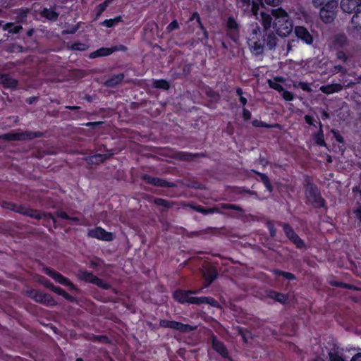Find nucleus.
<instances>
[{"instance_id":"52","label":"nucleus","mask_w":361,"mask_h":361,"mask_svg":"<svg viewBox=\"0 0 361 361\" xmlns=\"http://www.w3.org/2000/svg\"><path fill=\"white\" fill-rule=\"evenodd\" d=\"M281 276L288 280L295 279V276L290 272L283 271V273H281Z\"/></svg>"},{"instance_id":"15","label":"nucleus","mask_w":361,"mask_h":361,"mask_svg":"<svg viewBox=\"0 0 361 361\" xmlns=\"http://www.w3.org/2000/svg\"><path fill=\"white\" fill-rule=\"evenodd\" d=\"M329 361H345V358L343 356V350L336 345L329 352Z\"/></svg>"},{"instance_id":"61","label":"nucleus","mask_w":361,"mask_h":361,"mask_svg":"<svg viewBox=\"0 0 361 361\" xmlns=\"http://www.w3.org/2000/svg\"><path fill=\"white\" fill-rule=\"evenodd\" d=\"M355 214L356 215V217L357 218V219L360 221V222L361 223V206L359 207V208H357L355 211Z\"/></svg>"},{"instance_id":"24","label":"nucleus","mask_w":361,"mask_h":361,"mask_svg":"<svg viewBox=\"0 0 361 361\" xmlns=\"http://www.w3.org/2000/svg\"><path fill=\"white\" fill-rule=\"evenodd\" d=\"M124 78V75L123 74H118L113 76L111 79L106 81L105 84L108 87H114L120 83Z\"/></svg>"},{"instance_id":"30","label":"nucleus","mask_w":361,"mask_h":361,"mask_svg":"<svg viewBox=\"0 0 361 361\" xmlns=\"http://www.w3.org/2000/svg\"><path fill=\"white\" fill-rule=\"evenodd\" d=\"M278 39L273 33H269L267 37V45L270 49H273L276 46Z\"/></svg>"},{"instance_id":"17","label":"nucleus","mask_w":361,"mask_h":361,"mask_svg":"<svg viewBox=\"0 0 361 361\" xmlns=\"http://www.w3.org/2000/svg\"><path fill=\"white\" fill-rule=\"evenodd\" d=\"M343 89V86L341 84H329L326 85H322L320 87V90L326 94L338 92Z\"/></svg>"},{"instance_id":"11","label":"nucleus","mask_w":361,"mask_h":361,"mask_svg":"<svg viewBox=\"0 0 361 361\" xmlns=\"http://www.w3.org/2000/svg\"><path fill=\"white\" fill-rule=\"evenodd\" d=\"M44 271L46 274L51 276L56 282L75 289L74 285L68 279L65 278L61 274L56 273L49 268H44Z\"/></svg>"},{"instance_id":"57","label":"nucleus","mask_w":361,"mask_h":361,"mask_svg":"<svg viewBox=\"0 0 361 361\" xmlns=\"http://www.w3.org/2000/svg\"><path fill=\"white\" fill-rule=\"evenodd\" d=\"M281 0H264V2L271 6H277L280 3Z\"/></svg>"},{"instance_id":"20","label":"nucleus","mask_w":361,"mask_h":361,"mask_svg":"<svg viewBox=\"0 0 361 361\" xmlns=\"http://www.w3.org/2000/svg\"><path fill=\"white\" fill-rule=\"evenodd\" d=\"M78 277L79 279L92 283L95 276H94L92 273L88 272L87 271L80 270L78 273Z\"/></svg>"},{"instance_id":"1","label":"nucleus","mask_w":361,"mask_h":361,"mask_svg":"<svg viewBox=\"0 0 361 361\" xmlns=\"http://www.w3.org/2000/svg\"><path fill=\"white\" fill-rule=\"evenodd\" d=\"M261 18L265 30L272 27L274 32L281 37H287L293 32V21L289 14L281 8L272 9L271 15L262 13Z\"/></svg>"},{"instance_id":"48","label":"nucleus","mask_w":361,"mask_h":361,"mask_svg":"<svg viewBox=\"0 0 361 361\" xmlns=\"http://www.w3.org/2000/svg\"><path fill=\"white\" fill-rule=\"evenodd\" d=\"M205 304H209L212 307H219L218 302L216 301L214 298L210 297H207V300H205Z\"/></svg>"},{"instance_id":"7","label":"nucleus","mask_w":361,"mask_h":361,"mask_svg":"<svg viewBox=\"0 0 361 361\" xmlns=\"http://www.w3.org/2000/svg\"><path fill=\"white\" fill-rule=\"evenodd\" d=\"M305 195L310 202L315 204L318 207L324 206V200L314 185L312 184L307 185L305 189Z\"/></svg>"},{"instance_id":"50","label":"nucleus","mask_w":361,"mask_h":361,"mask_svg":"<svg viewBox=\"0 0 361 361\" xmlns=\"http://www.w3.org/2000/svg\"><path fill=\"white\" fill-rule=\"evenodd\" d=\"M252 124L254 126H256V127H265V128L271 127V126L267 125V124L264 123L262 121H258V120L253 121Z\"/></svg>"},{"instance_id":"10","label":"nucleus","mask_w":361,"mask_h":361,"mask_svg":"<svg viewBox=\"0 0 361 361\" xmlns=\"http://www.w3.org/2000/svg\"><path fill=\"white\" fill-rule=\"evenodd\" d=\"M295 36L303 41L307 44H311L313 42V37L307 28L302 26H296L294 29Z\"/></svg>"},{"instance_id":"45","label":"nucleus","mask_w":361,"mask_h":361,"mask_svg":"<svg viewBox=\"0 0 361 361\" xmlns=\"http://www.w3.org/2000/svg\"><path fill=\"white\" fill-rule=\"evenodd\" d=\"M298 87H300L302 90L307 91V92H312V90L311 89L310 85L305 82H299L298 84Z\"/></svg>"},{"instance_id":"35","label":"nucleus","mask_w":361,"mask_h":361,"mask_svg":"<svg viewBox=\"0 0 361 361\" xmlns=\"http://www.w3.org/2000/svg\"><path fill=\"white\" fill-rule=\"evenodd\" d=\"M226 26H227L228 30H233V31L238 30V27H239L238 23L232 17H229L228 18Z\"/></svg>"},{"instance_id":"37","label":"nucleus","mask_w":361,"mask_h":361,"mask_svg":"<svg viewBox=\"0 0 361 361\" xmlns=\"http://www.w3.org/2000/svg\"><path fill=\"white\" fill-rule=\"evenodd\" d=\"M270 296L275 300L281 303H284L287 300L286 297L283 294L279 293H272Z\"/></svg>"},{"instance_id":"5","label":"nucleus","mask_w":361,"mask_h":361,"mask_svg":"<svg viewBox=\"0 0 361 361\" xmlns=\"http://www.w3.org/2000/svg\"><path fill=\"white\" fill-rule=\"evenodd\" d=\"M338 4L336 1H329L320 10V17L322 20L326 23L331 22L336 16Z\"/></svg>"},{"instance_id":"51","label":"nucleus","mask_w":361,"mask_h":361,"mask_svg":"<svg viewBox=\"0 0 361 361\" xmlns=\"http://www.w3.org/2000/svg\"><path fill=\"white\" fill-rule=\"evenodd\" d=\"M197 20V21L198 22V23L200 24V27H202V25L201 23V20H200V15L198 14L197 12H194L192 15V16L190 17V20Z\"/></svg>"},{"instance_id":"56","label":"nucleus","mask_w":361,"mask_h":361,"mask_svg":"<svg viewBox=\"0 0 361 361\" xmlns=\"http://www.w3.org/2000/svg\"><path fill=\"white\" fill-rule=\"evenodd\" d=\"M243 117L244 120L248 121L251 118V113L246 109H243Z\"/></svg>"},{"instance_id":"53","label":"nucleus","mask_w":361,"mask_h":361,"mask_svg":"<svg viewBox=\"0 0 361 361\" xmlns=\"http://www.w3.org/2000/svg\"><path fill=\"white\" fill-rule=\"evenodd\" d=\"M112 50H114V52L117 51H126L127 50V48L126 47L120 44L112 47Z\"/></svg>"},{"instance_id":"54","label":"nucleus","mask_w":361,"mask_h":361,"mask_svg":"<svg viewBox=\"0 0 361 361\" xmlns=\"http://www.w3.org/2000/svg\"><path fill=\"white\" fill-rule=\"evenodd\" d=\"M56 216L63 219H69V216L65 212L63 211H57Z\"/></svg>"},{"instance_id":"22","label":"nucleus","mask_w":361,"mask_h":361,"mask_svg":"<svg viewBox=\"0 0 361 361\" xmlns=\"http://www.w3.org/2000/svg\"><path fill=\"white\" fill-rule=\"evenodd\" d=\"M353 29L361 31V10L357 12L352 18Z\"/></svg>"},{"instance_id":"42","label":"nucleus","mask_w":361,"mask_h":361,"mask_svg":"<svg viewBox=\"0 0 361 361\" xmlns=\"http://www.w3.org/2000/svg\"><path fill=\"white\" fill-rule=\"evenodd\" d=\"M221 208L223 209H235L241 211V209L239 207L232 204H221Z\"/></svg>"},{"instance_id":"9","label":"nucleus","mask_w":361,"mask_h":361,"mask_svg":"<svg viewBox=\"0 0 361 361\" xmlns=\"http://www.w3.org/2000/svg\"><path fill=\"white\" fill-rule=\"evenodd\" d=\"M159 324L161 327L176 329L181 332H190L195 329V328L190 325L165 319L161 320Z\"/></svg>"},{"instance_id":"26","label":"nucleus","mask_w":361,"mask_h":361,"mask_svg":"<svg viewBox=\"0 0 361 361\" xmlns=\"http://www.w3.org/2000/svg\"><path fill=\"white\" fill-rule=\"evenodd\" d=\"M42 16L51 20H55L58 18V13L52 8H44L42 12Z\"/></svg>"},{"instance_id":"44","label":"nucleus","mask_w":361,"mask_h":361,"mask_svg":"<svg viewBox=\"0 0 361 361\" xmlns=\"http://www.w3.org/2000/svg\"><path fill=\"white\" fill-rule=\"evenodd\" d=\"M179 27L178 23L176 20H173L166 27V30L169 32H171L174 30H176Z\"/></svg>"},{"instance_id":"43","label":"nucleus","mask_w":361,"mask_h":361,"mask_svg":"<svg viewBox=\"0 0 361 361\" xmlns=\"http://www.w3.org/2000/svg\"><path fill=\"white\" fill-rule=\"evenodd\" d=\"M154 203L157 205L163 206L164 207H169L171 204L166 200L161 198H157L154 200Z\"/></svg>"},{"instance_id":"39","label":"nucleus","mask_w":361,"mask_h":361,"mask_svg":"<svg viewBox=\"0 0 361 361\" xmlns=\"http://www.w3.org/2000/svg\"><path fill=\"white\" fill-rule=\"evenodd\" d=\"M92 283L97 285L99 287H102L104 289H108L110 287V286L107 283L97 278V276H95Z\"/></svg>"},{"instance_id":"6","label":"nucleus","mask_w":361,"mask_h":361,"mask_svg":"<svg viewBox=\"0 0 361 361\" xmlns=\"http://www.w3.org/2000/svg\"><path fill=\"white\" fill-rule=\"evenodd\" d=\"M87 236L92 238H96L102 241H112L114 239V233L108 232L103 228L98 226L87 231Z\"/></svg>"},{"instance_id":"19","label":"nucleus","mask_w":361,"mask_h":361,"mask_svg":"<svg viewBox=\"0 0 361 361\" xmlns=\"http://www.w3.org/2000/svg\"><path fill=\"white\" fill-rule=\"evenodd\" d=\"M212 345L214 350L223 357H226L228 355V352L224 345L221 342L217 341L215 338L212 340Z\"/></svg>"},{"instance_id":"58","label":"nucleus","mask_w":361,"mask_h":361,"mask_svg":"<svg viewBox=\"0 0 361 361\" xmlns=\"http://www.w3.org/2000/svg\"><path fill=\"white\" fill-rule=\"evenodd\" d=\"M268 228L270 232V234L272 237L275 236L276 235V229L274 226V225L271 223H268Z\"/></svg>"},{"instance_id":"16","label":"nucleus","mask_w":361,"mask_h":361,"mask_svg":"<svg viewBox=\"0 0 361 361\" xmlns=\"http://www.w3.org/2000/svg\"><path fill=\"white\" fill-rule=\"evenodd\" d=\"M203 276L207 282L205 287H207L216 277V270L214 267L205 268L202 271Z\"/></svg>"},{"instance_id":"38","label":"nucleus","mask_w":361,"mask_h":361,"mask_svg":"<svg viewBox=\"0 0 361 361\" xmlns=\"http://www.w3.org/2000/svg\"><path fill=\"white\" fill-rule=\"evenodd\" d=\"M207 300V297H195L192 296L190 298V304H195L197 305H200L202 304H205V300Z\"/></svg>"},{"instance_id":"25","label":"nucleus","mask_w":361,"mask_h":361,"mask_svg":"<svg viewBox=\"0 0 361 361\" xmlns=\"http://www.w3.org/2000/svg\"><path fill=\"white\" fill-rule=\"evenodd\" d=\"M109 157L107 154H95L94 156L90 157L88 159V162L90 164H98L99 163L103 162L105 159Z\"/></svg>"},{"instance_id":"33","label":"nucleus","mask_w":361,"mask_h":361,"mask_svg":"<svg viewBox=\"0 0 361 361\" xmlns=\"http://www.w3.org/2000/svg\"><path fill=\"white\" fill-rule=\"evenodd\" d=\"M122 20V18L121 16H118L113 19H109L105 20L102 23H101V25L103 26H105L106 27H111L114 26L118 23L121 22Z\"/></svg>"},{"instance_id":"40","label":"nucleus","mask_w":361,"mask_h":361,"mask_svg":"<svg viewBox=\"0 0 361 361\" xmlns=\"http://www.w3.org/2000/svg\"><path fill=\"white\" fill-rule=\"evenodd\" d=\"M71 49L73 50L85 51L87 49V46L82 43H74L72 44Z\"/></svg>"},{"instance_id":"3","label":"nucleus","mask_w":361,"mask_h":361,"mask_svg":"<svg viewBox=\"0 0 361 361\" xmlns=\"http://www.w3.org/2000/svg\"><path fill=\"white\" fill-rule=\"evenodd\" d=\"M4 207L6 209L13 210L18 213L24 214L25 216L36 219H51L54 224L56 223L55 218L51 214H40L38 211L33 210L29 208H25L21 205H16L12 203H5Z\"/></svg>"},{"instance_id":"29","label":"nucleus","mask_w":361,"mask_h":361,"mask_svg":"<svg viewBox=\"0 0 361 361\" xmlns=\"http://www.w3.org/2000/svg\"><path fill=\"white\" fill-rule=\"evenodd\" d=\"M347 43L346 37L344 35H337L334 38V46L335 48L344 47Z\"/></svg>"},{"instance_id":"13","label":"nucleus","mask_w":361,"mask_h":361,"mask_svg":"<svg viewBox=\"0 0 361 361\" xmlns=\"http://www.w3.org/2000/svg\"><path fill=\"white\" fill-rule=\"evenodd\" d=\"M361 5V0H341V8L345 13H353Z\"/></svg>"},{"instance_id":"46","label":"nucleus","mask_w":361,"mask_h":361,"mask_svg":"<svg viewBox=\"0 0 361 361\" xmlns=\"http://www.w3.org/2000/svg\"><path fill=\"white\" fill-rule=\"evenodd\" d=\"M282 97L286 101H291L293 99L294 97L293 93L289 91H282Z\"/></svg>"},{"instance_id":"55","label":"nucleus","mask_w":361,"mask_h":361,"mask_svg":"<svg viewBox=\"0 0 361 361\" xmlns=\"http://www.w3.org/2000/svg\"><path fill=\"white\" fill-rule=\"evenodd\" d=\"M221 204L218 207H215L213 208L208 209V214H213V213H221Z\"/></svg>"},{"instance_id":"41","label":"nucleus","mask_w":361,"mask_h":361,"mask_svg":"<svg viewBox=\"0 0 361 361\" xmlns=\"http://www.w3.org/2000/svg\"><path fill=\"white\" fill-rule=\"evenodd\" d=\"M315 141H316V143L318 145H320V146H324L325 145V142H324V136H323V134H322V131L320 133H318L316 135V136H315Z\"/></svg>"},{"instance_id":"62","label":"nucleus","mask_w":361,"mask_h":361,"mask_svg":"<svg viewBox=\"0 0 361 361\" xmlns=\"http://www.w3.org/2000/svg\"><path fill=\"white\" fill-rule=\"evenodd\" d=\"M350 361H361V353L355 354L350 360Z\"/></svg>"},{"instance_id":"63","label":"nucleus","mask_w":361,"mask_h":361,"mask_svg":"<svg viewBox=\"0 0 361 361\" xmlns=\"http://www.w3.org/2000/svg\"><path fill=\"white\" fill-rule=\"evenodd\" d=\"M305 120L306 121V123H307L308 124L310 125H313V118L310 116H308V115H306L305 116Z\"/></svg>"},{"instance_id":"64","label":"nucleus","mask_w":361,"mask_h":361,"mask_svg":"<svg viewBox=\"0 0 361 361\" xmlns=\"http://www.w3.org/2000/svg\"><path fill=\"white\" fill-rule=\"evenodd\" d=\"M240 102L243 106H245L247 104V99L243 96L240 97Z\"/></svg>"},{"instance_id":"2","label":"nucleus","mask_w":361,"mask_h":361,"mask_svg":"<svg viewBox=\"0 0 361 361\" xmlns=\"http://www.w3.org/2000/svg\"><path fill=\"white\" fill-rule=\"evenodd\" d=\"M264 39L261 36L259 27L255 26L248 38L247 44L251 52L255 55H260L264 51Z\"/></svg>"},{"instance_id":"28","label":"nucleus","mask_w":361,"mask_h":361,"mask_svg":"<svg viewBox=\"0 0 361 361\" xmlns=\"http://www.w3.org/2000/svg\"><path fill=\"white\" fill-rule=\"evenodd\" d=\"M281 81V80L279 78H274L273 80L270 79L268 80V84L271 88H273L276 91L281 92L282 91H283V88L280 83Z\"/></svg>"},{"instance_id":"36","label":"nucleus","mask_w":361,"mask_h":361,"mask_svg":"<svg viewBox=\"0 0 361 361\" xmlns=\"http://www.w3.org/2000/svg\"><path fill=\"white\" fill-rule=\"evenodd\" d=\"M153 86L156 88H161L164 90H168L169 88V82L164 80H154Z\"/></svg>"},{"instance_id":"59","label":"nucleus","mask_w":361,"mask_h":361,"mask_svg":"<svg viewBox=\"0 0 361 361\" xmlns=\"http://www.w3.org/2000/svg\"><path fill=\"white\" fill-rule=\"evenodd\" d=\"M238 3L240 4V6H246L248 8L250 6V0H238Z\"/></svg>"},{"instance_id":"12","label":"nucleus","mask_w":361,"mask_h":361,"mask_svg":"<svg viewBox=\"0 0 361 361\" xmlns=\"http://www.w3.org/2000/svg\"><path fill=\"white\" fill-rule=\"evenodd\" d=\"M283 230L288 238L293 241V243L298 248H301L304 246L303 241L294 232L292 228L288 224L283 225Z\"/></svg>"},{"instance_id":"47","label":"nucleus","mask_w":361,"mask_h":361,"mask_svg":"<svg viewBox=\"0 0 361 361\" xmlns=\"http://www.w3.org/2000/svg\"><path fill=\"white\" fill-rule=\"evenodd\" d=\"M259 8V4L257 2L253 1L252 4V12L255 16H257Z\"/></svg>"},{"instance_id":"4","label":"nucleus","mask_w":361,"mask_h":361,"mask_svg":"<svg viewBox=\"0 0 361 361\" xmlns=\"http://www.w3.org/2000/svg\"><path fill=\"white\" fill-rule=\"evenodd\" d=\"M41 133L33 131L17 130L0 135V139L7 141H22L32 140L41 136Z\"/></svg>"},{"instance_id":"21","label":"nucleus","mask_w":361,"mask_h":361,"mask_svg":"<svg viewBox=\"0 0 361 361\" xmlns=\"http://www.w3.org/2000/svg\"><path fill=\"white\" fill-rule=\"evenodd\" d=\"M1 80L4 86L10 88L16 87L18 83L17 80L9 77L8 75H2Z\"/></svg>"},{"instance_id":"49","label":"nucleus","mask_w":361,"mask_h":361,"mask_svg":"<svg viewBox=\"0 0 361 361\" xmlns=\"http://www.w3.org/2000/svg\"><path fill=\"white\" fill-rule=\"evenodd\" d=\"M190 207H192V209H195L198 212H200V213L204 214H208V209H204V208L201 207L200 206L196 207V206L190 205Z\"/></svg>"},{"instance_id":"31","label":"nucleus","mask_w":361,"mask_h":361,"mask_svg":"<svg viewBox=\"0 0 361 361\" xmlns=\"http://www.w3.org/2000/svg\"><path fill=\"white\" fill-rule=\"evenodd\" d=\"M114 0H106L102 4H100L97 7V15L96 18H99L105 9L113 2Z\"/></svg>"},{"instance_id":"18","label":"nucleus","mask_w":361,"mask_h":361,"mask_svg":"<svg viewBox=\"0 0 361 361\" xmlns=\"http://www.w3.org/2000/svg\"><path fill=\"white\" fill-rule=\"evenodd\" d=\"M114 53L112 47H102L90 54V58L94 59L100 56H106Z\"/></svg>"},{"instance_id":"32","label":"nucleus","mask_w":361,"mask_h":361,"mask_svg":"<svg viewBox=\"0 0 361 361\" xmlns=\"http://www.w3.org/2000/svg\"><path fill=\"white\" fill-rule=\"evenodd\" d=\"M50 289L57 293L58 295H62L66 299L72 300L73 298L70 296L68 293H66L63 289L59 287L54 286L53 284H50Z\"/></svg>"},{"instance_id":"23","label":"nucleus","mask_w":361,"mask_h":361,"mask_svg":"<svg viewBox=\"0 0 361 361\" xmlns=\"http://www.w3.org/2000/svg\"><path fill=\"white\" fill-rule=\"evenodd\" d=\"M3 29L10 33L16 34L22 30V26L14 25L12 23H8L4 25Z\"/></svg>"},{"instance_id":"27","label":"nucleus","mask_w":361,"mask_h":361,"mask_svg":"<svg viewBox=\"0 0 361 361\" xmlns=\"http://www.w3.org/2000/svg\"><path fill=\"white\" fill-rule=\"evenodd\" d=\"M145 180L151 184H153L156 186H166L168 185L167 183L161 179L157 178H152L150 176H145L144 177Z\"/></svg>"},{"instance_id":"34","label":"nucleus","mask_w":361,"mask_h":361,"mask_svg":"<svg viewBox=\"0 0 361 361\" xmlns=\"http://www.w3.org/2000/svg\"><path fill=\"white\" fill-rule=\"evenodd\" d=\"M253 171L259 175L261 180L263 182V183L264 184L267 189L269 191H271L272 187H271V185L270 183V181L269 180L268 177L264 173H259L255 171Z\"/></svg>"},{"instance_id":"8","label":"nucleus","mask_w":361,"mask_h":361,"mask_svg":"<svg viewBox=\"0 0 361 361\" xmlns=\"http://www.w3.org/2000/svg\"><path fill=\"white\" fill-rule=\"evenodd\" d=\"M29 296L37 302L43 303L47 305H54V300L50 295L43 293L37 290H32L28 292Z\"/></svg>"},{"instance_id":"14","label":"nucleus","mask_w":361,"mask_h":361,"mask_svg":"<svg viewBox=\"0 0 361 361\" xmlns=\"http://www.w3.org/2000/svg\"><path fill=\"white\" fill-rule=\"evenodd\" d=\"M200 290L195 291H183V290H177L174 293V298L176 300L181 303H190V298L192 297V294L197 293Z\"/></svg>"},{"instance_id":"60","label":"nucleus","mask_w":361,"mask_h":361,"mask_svg":"<svg viewBox=\"0 0 361 361\" xmlns=\"http://www.w3.org/2000/svg\"><path fill=\"white\" fill-rule=\"evenodd\" d=\"M337 58L342 61L346 60V56H345V53H343V51H338L337 53Z\"/></svg>"}]
</instances>
